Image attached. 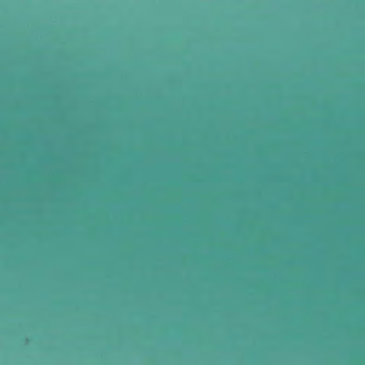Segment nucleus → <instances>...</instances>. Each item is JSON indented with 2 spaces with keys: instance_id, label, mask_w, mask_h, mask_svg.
<instances>
[{
  "instance_id": "2",
  "label": "nucleus",
  "mask_w": 365,
  "mask_h": 365,
  "mask_svg": "<svg viewBox=\"0 0 365 365\" xmlns=\"http://www.w3.org/2000/svg\"><path fill=\"white\" fill-rule=\"evenodd\" d=\"M0 91H86L85 90H0ZM92 92L98 91L93 89ZM105 91H113V90H106ZM197 91H219L218 90H205L200 89Z\"/></svg>"
},
{
  "instance_id": "1",
  "label": "nucleus",
  "mask_w": 365,
  "mask_h": 365,
  "mask_svg": "<svg viewBox=\"0 0 365 365\" xmlns=\"http://www.w3.org/2000/svg\"><path fill=\"white\" fill-rule=\"evenodd\" d=\"M92 94L93 97L98 96V94H133L138 96L143 94H200L201 96L207 95H215V94H236L239 96H246L249 94H257V95H290V96H311V95H344L345 93H61V96H86Z\"/></svg>"
}]
</instances>
